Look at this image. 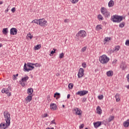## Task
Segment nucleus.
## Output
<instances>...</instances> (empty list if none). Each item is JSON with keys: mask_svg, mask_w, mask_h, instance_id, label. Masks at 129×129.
Returning a JSON list of instances; mask_svg holds the SVG:
<instances>
[{"mask_svg": "<svg viewBox=\"0 0 129 129\" xmlns=\"http://www.w3.org/2000/svg\"><path fill=\"white\" fill-rule=\"evenodd\" d=\"M87 36V33L86 31L84 30H80L78 32V33L76 34L75 39L76 41H79L80 39H82L83 38H85Z\"/></svg>", "mask_w": 129, "mask_h": 129, "instance_id": "f257e3e1", "label": "nucleus"}, {"mask_svg": "<svg viewBox=\"0 0 129 129\" xmlns=\"http://www.w3.org/2000/svg\"><path fill=\"white\" fill-rule=\"evenodd\" d=\"M99 60L102 64H107L109 61V57L107 55L103 54L99 57Z\"/></svg>", "mask_w": 129, "mask_h": 129, "instance_id": "f03ea898", "label": "nucleus"}, {"mask_svg": "<svg viewBox=\"0 0 129 129\" xmlns=\"http://www.w3.org/2000/svg\"><path fill=\"white\" fill-rule=\"evenodd\" d=\"M27 67L29 68L28 69V68H27ZM33 66H34V63H33L28 62L27 63V64L25 63L24 66V71L25 72L27 71V72H29L30 71H32V70H33V69L35 68V67Z\"/></svg>", "mask_w": 129, "mask_h": 129, "instance_id": "7ed1b4c3", "label": "nucleus"}, {"mask_svg": "<svg viewBox=\"0 0 129 129\" xmlns=\"http://www.w3.org/2000/svg\"><path fill=\"white\" fill-rule=\"evenodd\" d=\"M111 21L114 23H120L122 21V16H119L118 15H114L112 17Z\"/></svg>", "mask_w": 129, "mask_h": 129, "instance_id": "20e7f679", "label": "nucleus"}, {"mask_svg": "<svg viewBox=\"0 0 129 129\" xmlns=\"http://www.w3.org/2000/svg\"><path fill=\"white\" fill-rule=\"evenodd\" d=\"M4 115L6 122H11V114L8 111H5L4 112Z\"/></svg>", "mask_w": 129, "mask_h": 129, "instance_id": "39448f33", "label": "nucleus"}, {"mask_svg": "<svg viewBox=\"0 0 129 129\" xmlns=\"http://www.w3.org/2000/svg\"><path fill=\"white\" fill-rule=\"evenodd\" d=\"M101 13L105 17V18H108L110 17V13H109L107 9L104 8V7H102L101 9Z\"/></svg>", "mask_w": 129, "mask_h": 129, "instance_id": "423d86ee", "label": "nucleus"}, {"mask_svg": "<svg viewBox=\"0 0 129 129\" xmlns=\"http://www.w3.org/2000/svg\"><path fill=\"white\" fill-rule=\"evenodd\" d=\"M11 125V122H6V123L5 122H2L0 124V128L1 129H7V127H9Z\"/></svg>", "mask_w": 129, "mask_h": 129, "instance_id": "0eeeda50", "label": "nucleus"}, {"mask_svg": "<svg viewBox=\"0 0 129 129\" xmlns=\"http://www.w3.org/2000/svg\"><path fill=\"white\" fill-rule=\"evenodd\" d=\"M39 25L41 27H43V28H45L47 26V21H46L45 19H40Z\"/></svg>", "mask_w": 129, "mask_h": 129, "instance_id": "6e6552de", "label": "nucleus"}, {"mask_svg": "<svg viewBox=\"0 0 129 129\" xmlns=\"http://www.w3.org/2000/svg\"><path fill=\"white\" fill-rule=\"evenodd\" d=\"M10 89H11V87H9L7 89L3 88L1 92L2 93H6V94H7L9 95V96H11L12 95V94H11V92H10Z\"/></svg>", "mask_w": 129, "mask_h": 129, "instance_id": "1a4fd4ad", "label": "nucleus"}, {"mask_svg": "<svg viewBox=\"0 0 129 129\" xmlns=\"http://www.w3.org/2000/svg\"><path fill=\"white\" fill-rule=\"evenodd\" d=\"M88 93V91H79L78 92L76 93V95H80V96H83Z\"/></svg>", "mask_w": 129, "mask_h": 129, "instance_id": "9d476101", "label": "nucleus"}, {"mask_svg": "<svg viewBox=\"0 0 129 129\" xmlns=\"http://www.w3.org/2000/svg\"><path fill=\"white\" fill-rule=\"evenodd\" d=\"M84 75V70L82 68H80L79 70V72L78 74V78H81V77H83Z\"/></svg>", "mask_w": 129, "mask_h": 129, "instance_id": "9b49d317", "label": "nucleus"}, {"mask_svg": "<svg viewBox=\"0 0 129 129\" xmlns=\"http://www.w3.org/2000/svg\"><path fill=\"white\" fill-rule=\"evenodd\" d=\"M18 34V29L15 28H12L10 30V34L14 36L15 35H17Z\"/></svg>", "mask_w": 129, "mask_h": 129, "instance_id": "f8f14e48", "label": "nucleus"}, {"mask_svg": "<svg viewBox=\"0 0 129 129\" xmlns=\"http://www.w3.org/2000/svg\"><path fill=\"white\" fill-rule=\"evenodd\" d=\"M101 125V121H97L96 122H94V126L95 128H97L99 126Z\"/></svg>", "mask_w": 129, "mask_h": 129, "instance_id": "ddd939ff", "label": "nucleus"}, {"mask_svg": "<svg viewBox=\"0 0 129 129\" xmlns=\"http://www.w3.org/2000/svg\"><path fill=\"white\" fill-rule=\"evenodd\" d=\"M123 125L124 127H128L129 126V119H127L126 121H125L123 123Z\"/></svg>", "mask_w": 129, "mask_h": 129, "instance_id": "4468645a", "label": "nucleus"}, {"mask_svg": "<svg viewBox=\"0 0 129 129\" xmlns=\"http://www.w3.org/2000/svg\"><path fill=\"white\" fill-rule=\"evenodd\" d=\"M33 92H34V90L33 89V88H30L28 89L27 90L28 94H29V95H31V94H33Z\"/></svg>", "mask_w": 129, "mask_h": 129, "instance_id": "2eb2a0df", "label": "nucleus"}, {"mask_svg": "<svg viewBox=\"0 0 129 129\" xmlns=\"http://www.w3.org/2000/svg\"><path fill=\"white\" fill-rule=\"evenodd\" d=\"M97 113H98V114H101V113H102V110H101V108H100V106H98L97 107Z\"/></svg>", "mask_w": 129, "mask_h": 129, "instance_id": "dca6fc26", "label": "nucleus"}, {"mask_svg": "<svg viewBox=\"0 0 129 129\" xmlns=\"http://www.w3.org/2000/svg\"><path fill=\"white\" fill-rule=\"evenodd\" d=\"M106 75L108 77H110L111 76H112L113 75V72L112 71H109L107 72Z\"/></svg>", "mask_w": 129, "mask_h": 129, "instance_id": "f3484780", "label": "nucleus"}, {"mask_svg": "<svg viewBox=\"0 0 129 129\" xmlns=\"http://www.w3.org/2000/svg\"><path fill=\"white\" fill-rule=\"evenodd\" d=\"M113 6H114V2L112 0H110L108 3L109 8H111Z\"/></svg>", "mask_w": 129, "mask_h": 129, "instance_id": "a211bd4d", "label": "nucleus"}, {"mask_svg": "<svg viewBox=\"0 0 129 129\" xmlns=\"http://www.w3.org/2000/svg\"><path fill=\"white\" fill-rule=\"evenodd\" d=\"M50 108L53 110H55V109L57 108V106L56 105V104H54V103L51 104Z\"/></svg>", "mask_w": 129, "mask_h": 129, "instance_id": "6ab92c4d", "label": "nucleus"}, {"mask_svg": "<svg viewBox=\"0 0 129 129\" xmlns=\"http://www.w3.org/2000/svg\"><path fill=\"white\" fill-rule=\"evenodd\" d=\"M2 32L4 35H8V33H9V30L8 29V28H4Z\"/></svg>", "mask_w": 129, "mask_h": 129, "instance_id": "aec40b11", "label": "nucleus"}, {"mask_svg": "<svg viewBox=\"0 0 129 129\" xmlns=\"http://www.w3.org/2000/svg\"><path fill=\"white\" fill-rule=\"evenodd\" d=\"M74 110L75 111H76V113L78 115H81V112H80V110L78 108L75 109Z\"/></svg>", "mask_w": 129, "mask_h": 129, "instance_id": "412c9836", "label": "nucleus"}, {"mask_svg": "<svg viewBox=\"0 0 129 129\" xmlns=\"http://www.w3.org/2000/svg\"><path fill=\"white\" fill-rule=\"evenodd\" d=\"M115 98L116 99V102H118L120 99H119V94L117 93L115 95Z\"/></svg>", "mask_w": 129, "mask_h": 129, "instance_id": "4be33fe9", "label": "nucleus"}, {"mask_svg": "<svg viewBox=\"0 0 129 129\" xmlns=\"http://www.w3.org/2000/svg\"><path fill=\"white\" fill-rule=\"evenodd\" d=\"M96 29L97 31H100V30H102V25H98L96 26Z\"/></svg>", "mask_w": 129, "mask_h": 129, "instance_id": "5701e85b", "label": "nucleus"}, {"mask_svg": "<svg viewBox=\"0 0 129 129\" xmlns=\"http://www.w3.org/2000/svg\"><path fill=\"white\" fill-rule=\"evenodd\" d=\"M32 99H33V97L30 95V96H28L26 97V100L28 102H30V101H32Z\"/></svg>", "mask_w": 129, "mask_h": 129, "instance_id": "b1692460", "label": "nucleus"}, {"mask_svg": "<svg viewBox=\"0 0 129 129\" xmlns=\"http://www.w3.org/2000/svg\"><path fill=\"white\" fill-rule=\"evenodd\" d=\"M60 93L56 92L54 94L53 97H56V99H58L60 98Z\"/></svg>", "mask_w": 129, "mask_h": 129, "instance_id": "393cba45", "label": "nucleus"}, {"mask_svg": "<svg viewBox=\"0 0 129 129\" xmlns=\"http://www.w3.org/2000/svg\"><path fill=\"white\" fill-rule=\"evenodd\" d=\"M41 44H37L36 46H34V50H39V49H41Z\"/></svg>", "mask_w": 129, "mask_h": 129, "instance_id": "a878e982", "label": "nucleus"}, {"mask_svg": "<svg viewBox=\"0 0 129 129\" xmlns=\"http://www.w3.org/2000/svg\"><path fill=\"white\" fill-rule=\"evenodd\" d=\"M114 118V116H111L109 117V118H108V120H107V122H110V121H112V120H113V119Z\"/></svg>", "mask_w": 129, "mask_h": 129, "instance_id": "bb28decb", "label": "nucleus"}, {"mask_svg": "<svg viewBox=\"0 0 129 129\" xmlns=\"http://www.w3.org/2000/svg\"><path fill=\"white\" fill-rule=\"evenodd\" d=\"M28 79H29V77L27 76L22 78L21 81L22 82H26V81H27V80H28Z\"/></svg>", "mask_w": 129, "mask_h": 129, "instance_id": "cd10ccee", "label": "nucleus"}, {"mask_svg": "<svg viewBox=\"0 0 129 129\" xmlns=\"http://www.w3.org/2000/svg\"><path fill=\"white\" fill-rule=\"evenodd\" d=\"M120 68H121L122 70H124L125 69V65L123 63H121L120 65Z\"/></svg>", "mask_w": 129, "mask_h": 129, "instance_id": "c85d7f7f", "label": "nucleus"}, {"mask_svg": "<svg viewBox=\"0 0 129 129\" xmlns=\"http://www.w3.org/2000/svg\"><path fill=\"white\" fill-rule=\"evenodd\" d=\"M39 21H40V19L39 20L35 19L32 21V23H34V24H38L39 25Z\"/></svg>", "mask_w": 129, "mask_h": 129, "instance_id": "c756f323", "label": "nucleus"}, {"mask_svg": "<svg viewBox=\"0 0 129 129\" xmlns=\"http://www.w3.org/2000/svg\"><path fill=\"white\" fill-rule=\"evenodd\" d=\"M119 49H120V46H119V45H117L115 47V51L116 52H117V51H119Z\"/></svg>", "mask_w": 129, "mask_h": 129, "instance_id": "7c9ffc66", "label": "nucleus"}, {"mask_svg": "<svg viewBox=\"0 0 129 129\" xmlns=\"http://www.w3.org/2000/svg\"><path fill=\"white\" fill-rule=\"evenodd\" d=\"M98 19H99V20H101V21H103V17L100 14L98 15Z\"/></svg>", "mask_w": 129, "mask_h": 129, "instance_id": "2f4dec72", "label": "nucleus"}, {"mask_svg": "<svg viewBox=\"0 0 129 129\" xmlns=\"http://www.w3.org/2000/svg\"><path fill=\"white\" fill-rule=\"evenodd\" d=\"M124 25H125V23L124 22H122L119 25V28H123V27H124Z\"/></svg>", "mask_w": 129, "mask_h": 129, "instance_id": "473e14b6", "label": "nucleus"}, {"mask_svg": "<svg viewBox=\"0 0 129 129\" xmlns=\"http://www.w3.org/2000/svg\"><path fill=\"white\" fill-rule=\"evenodd\" d=\"M68 87H69V89H72V88H73V84L70 83L68 85Z\"/></svg>", "mask_w": 129, "mask_h": 129, "instance_id": "72a5a7b5", "label": "nucleus"}, {"mask_svg": "<svg viewBox=\"0 0 129 129\" xmlns=\"http://www.w3.org/2000/svg\"><path fill=\"white\" fill-rule=\"evenodd\" d=\"M98 99H99L100 100H101V99H103V95H99V96H98Z\"/></svg>", "mask_w": 129, "mask_h": 129, "instance_id": "f704fd0d", "label": "nucleus"}, {"mask_svg": "<svg viewBox=\"0 0 129 129\" xmlns=\"http://www.w3.org/2000/svg\"><path fill=\"white\" fill-rule=\"evenodd\" d=\"M110 37H105L104 40L105 42H109V41H110Z\"/></svg>", "mask_w": 129, "mask_h": 129, "instance_id": "c9c22d12", "label": "nucleus"}, {"mask_svg": "<svg viewBox=\"0 0 129 129\" xmlns=\"http://www.w3.org/2000/svg\"><path fill=\"white\" fill-rule=\"evenodd\" d=\"M59 58H60V59H62V58H64V53H60L59 54Z\"/></svg>", "mask_w": 129, "mask_h": 129, "instance_id": "e433bc0d", "label": "nucleus"}, {"mask_svg": "<svg viewBox=\"0 0 129 129\" xmlns=\"http://www.w3.org/2000/svg\"><path fill=\"white\" fill-rule=\"evenodd\" d=\"M33 66H35V67H40L41 64L38 63H33Z\"/></svg>", "mask_w": 129, "mask_h": 129, "instance_id": "4c0bfd02", "label": "nucleus"}, {"mask_svg": "<svg viewBox=\"0 0 129 129\" xmlns=\"http://www.w3.org/2000/svg\"><path fill=\"white\" fill-rule=\"evenodd\" d=\"M13 76H14L13 77L14 80H17V77L19 76V74H17L16 75H14Z\"/></svg>", "mask_w": 129, "mask_h": 129, "instance_id": "58836bf2", "label": "nucleus"}, {"mask_svg": "<svg viewBox=\"0 0 129 129\" xmlns=\"http://www.w3.org/2000/svg\"><path fill=\"white\" fill-rule=\"evenodd\" d=\"M27 37L32 39L33 38V36H32V34H31V33H29L27 34Z\"/></svg>", "mask_w": 129, "mask_h": 129, "instance_id": "ea45409f", "label": "nucleus"}, {"mask_svg": "<svg viewBox=\"0 0 129 129\" xmlns=\"http://www.w3.org/2000/svg\"><path fill=\"white\" fill-rule=\"evenodd\" d=\"M56 50L54 48H53V50H52L50 52V54H51L52 55H53V54H54V53H56Z\"/></svg>", "mask_w": 129, "mask_h": 129, "instance_id": "a19ab883", "label": "nucleus"}, {"mask_svg": "<svg viewBox=\"0 0 129 129\" xmlns=\"http://www.w3.org/2000/svg\"><path fill=\"white\" fill-rule=\"evenodd\" d=\"M82 67H83L84 68H86V63L85 62H83L82 64Z\"/></svg>", "mask_w": 129, "mask_h": 129, "instance_id": "79ce46f5", "label": "nucleus"}, {"mask_svg": "<svg viewBox=\"0 0 129 129\" xmlns=\"http://www.w3.org/2000/svg\"><path fill=\"white\" fill-rule=\"evenodd\" d=\"M79 1V0H72V4H77V2Z\"/></svg>", "mask_w": 129, "mask_h": 129, "instance_id": "37998d69", "label": "nucleus"}, {"mask_svg": "<svg viewBox=\"0 0 129 129\" xmlns=\"http://www.w3.org/2000/svg\"><path fill=\"white\" fill-rule=\"evenodd\" d=\"M125 44L126 46H129V40H126Z\"/></svg>", "mask_w": 129, "mask_h": 129, "instance_id": "c03bdc74", "label": "nucleus"}, {"mask_svg": "<svg viewBox=\"0 0 129 129\" xmlns=\"http://www.w3.org/2000/svg\"><path fill=\"white\" fill-rule=\"evenodd\" d=\"M11 12H12V13H15V12H16V8H13L11 9Z\"/></svg>", "mask_w": 129, "mask_h": 129, "instance_id": "a18cd8bd", "label": "nucleus"}, {"mask_svg": "<svg viewBox=\"0 0 129 129\" xmlns=\"http://www.w3.org/2000/svg\"><path fill=\"white\" fill-rule=\"evenodd\" d=\"M82 52H85L86 51V47H84L82 48Z\"/></svg>", "mask_w": 129, "mask_h": 129, "instance_id": "49530a36", "label": "nucleus"}, {"mask_svg": "<svg viewBox=\"0 0 129 129\" xmlns=\"http://www.w3.org/2000/svg\"><path fill=\"white\" fill-rule=\"evenodd\" d=\"M83 127H84V124H82L81 125H80L79 126V128L81 129V128H83Z\"/></svg>", "mask_w": 129, "mask_h": 129, "instance_id": "de8ad7c7", "label": "nucleus"}, {"mask_svg": "<svg viewBox=\"0 0 129 129\" xmlns=\"http://www.w3.org/2000/svg\"><path fill=\"white\" fill-rule=\"evenodd\" d=\"M51 124L54 123V124H56V122H55V119H53V120L51 121L50 122Z\"/></svg>", "mask_w": 129, "mask_h": 129, "instance_id": "09e8293b", "label": "nucleus"}, {"mask_svg": "<svg viewBox=\"0 0 129 129\" xmlns=\"http://www.w3.org/2000/svg\"><path fill=\"white\" fill-rule=\"evenodd\" d=\"M64 22V23H69V19H65Z\"/></svg>", "mask_w": 129, "mask_h": 129, "instance_id": "8fccbe9b", "label": "nucleus"}, {"mask_svg": "<svg viewBox=\"0 0 129 129\" xmlns=\"http://www.w3.org/2000/svg\"><path fill=\"white\" fill-rule=\"evenodd\" d=\"M86 101V98H83L82 99V102H85Z\"/></svg>", "mask_w": 129, "mask_h": 129, "instance_id": "3c124183", "label": "nucleus"}, {"mask_svg": "<svg viewBox=\"0 0 129 129\" xmlns=\"http://www.w3.org/2000/svg\"><path fill=\"white\" fill-rule=\"evenodd\" d=\"M126 79L128 82H129V74L126 76Z\"/></svg>", "mask_w": 129, "mask_h": 129, "instance_id": "603ef678", "label": "nucleus"}, {"mask_svg": "<svg viewBox=\"0 0 129 129\" xmlns=\"http://www.w3.org/2000/svg\"><path fill=\"white\" fill-rule=\"evenodd\" d=\"M116 62H117V60L115 59L113 61L112 63L114 64V63H116Z\"/></svg>", "mask_w": 129, "mask_h": 129, "instance_id": "864d4df0", "label": "nucleus"}, {"mask_svg": "<svg viewBox=\"0 0 129 129\" xmlns=\"http://www.w3.org/2000/svg\"><path fill=\"white\" fill-rule=\"evenodd\" d=\"M47 116H48V114L46 113L44 114L43 117H47Z\"/></svg>", "mask_w": 129, "mask_h": 129, "instance_id": "5fc2aeb1", "label": "nucleus"}, {"mask_svg": "<svg viewBox=\"0 0 129 129\" xmlns=\"http://www.w3.org/2000/svg\"><path fill=\"white\" fill-rule=\"evenodd\" d=\"M70 96H71L70 94H68V95H67V98H68V99L70 98Z\"/></svg>", "mask_w": 129, "mask_h": 129, "instance_id": "6e6d98bb", "label": "nucleus"}, {"mask_svg": "<svg viewBox=\"0 0 129 129\" xmlns=\"http://www.w3.org/2000/svg\"><path fill=\"white\" fill-rule=\"evenodd\" d=\"M56 76H60V74L59 73H56Z\"/></svg>", "mask_w": 129, "mask_h": 129, "instance_id": "4d7b16f0", "label": "nucleus"}, {"mask_svg": "<svg viewBox=\"0 0 129 129\" xmlns=\"http://www.w3.org/2000/svg\"><path fill=\"white\" fill-rule=\"evenodd\" d=\"M21 85H22V86H25V83H24L23 84V83H21Z\"/></svg>", "mask_w": 129, "mask_h": 129, "instance_id": "13d9d810", "label": "nucleus"}, {"mask_svg": "<svg viewBox=\"0 0 129 129\" xmlns=\"http://www.w3.org/2000/svg\"><path fill=\"white\" fill-rule=\"evenodd\" d=\"M8 12H9V9L5 11V13H8Z\"/></svg>", "mask_w": 129, "mask_h": 129, "instance_id": "bf43d9fd", "label": "nucleus"}, {"mask_svg": "<svg viewBox=\"0 0 129 129\" xmlns=\"http://www.w3.org/2000/svg\"><path fill=\"white\" fill-rule=\"evenodd\" d=\"M0 5H3V2L0 1Z\"/></svg>", "mask_w": 129, "mask_h": 129, "instance_id": "052dcab7", "label": "nucleus"}, {"mask_svg": "<svg viewBox=\"0 0 129 129\" xmlns=\"http://www.w3.org/2000/svg\"><path fill=\"white\" fill-rule=\"evenodd\" d=\"M1 47H3V44H2L1 43H0V48Z\"/></svg>", "mask_w": 129, "mask_h": 129, "instance_id": "680f3d73", "label": "nucleus"}, {"mask_svg": "<svg viewBox=\"0 0 129 129\" xmlns=\"http://www.w3.org/2000/svg\"><path fill=\"white\" fill-rule=\"evenodd\" d=\"M62 107H65V105H62Z\"/></svg>", "mask_w": 129, "mask_h": 129, "instance_id": "e2e57ef3", "label": "nucleus"}, {"mask_svg": "<svg viewBox=\"0 0 129 129\" xmlns=\"http://www.w3.org/2000/svg\"><path fill=\"white\" fill-rule=\"evenodd\" d=\"M128 15H129V13H128Z\"/></svg>", "mask_w": 129, "mask_h": 129, "instance_id": "0e129e2a", "label": "nucleus"}]
</instances>
